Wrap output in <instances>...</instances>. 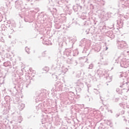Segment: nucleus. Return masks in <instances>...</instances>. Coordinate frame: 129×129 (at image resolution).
<instances>
[{
    "mask_svg": "<svg viewBox=\"0 0 129 129\" xmlns=\"http://www.w3.org/2000/svg\"><path fill=\"white\" fill-rule=\"evenodd\" d=\"M26 51L27 52V53H30L29 49L28 47H26Z\"/></svg>",
    "mask_w": 129,
    "mask_h": 129,
    "instance_id": "obj_1",
    "label": "nucleus"
}]
</instances>
